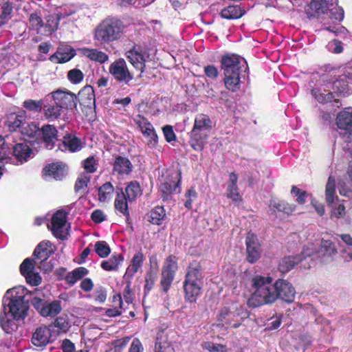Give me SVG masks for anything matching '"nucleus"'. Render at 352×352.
I'll return each instance as SVG.
<instances>
[{
    "label": "nucleus",
    "mask_w": 352,
    "mask_h": 352,
    "mask_svg": "<svg viewBox=\"0 0 352 352\" xmlns=\"http://www.w3.org/2000/svg\"><path fill=\"white\" fill-rule=\"evenodd\" d=\"M337 0H312L310 8L317 14H327L329 20L324 22V29L338 35L344 34L346 28L340 25L344 18L342 8L337 7Z\"/></svg>",
    "instance_id": "obj_2"
},
{
    "label": "nucleus",
    "mask_w": 352,
    "mask_h": 352,
    "mask_svg": "<svg viewBox=\"0 0 352 352\" xmlns=\"http://www.w3.org/2000/svg\"><path fill=\"white\" fill-rule=\"evenodd\" d=\"M276 289L278 298L288 302H291L294 300L295 290L289 283L278 280L276 282Z\"/></svg>",
    "instance_id": "obj_22"
},
{
    "label": "nucleus",
    "mask_w": 352,
    "mask_h": 352,
    "mask_svg": "<svg viewBox=\"0 0 352 352\" xmlns=\"http://www.w3.org/2000/svg\"><path fill=\"white\" fill-rule=\"evenodd\" d=\"M114 187L111 182H106L98 188V199L100 201L105 202L111 199Z\"/></svg>",
    "instance_id": "obj_38"
},
{
    "label": "nucleus",
    "mask_w": 352,
    "mask_h": 352,
    "mask_svg": "<svg viewBox=\"0 0 352 352\" xmlns=\"http://www.w3.org/2000/svg\"><path fill=\"white\" fill-rule=\"evenodd\" d=\"M177 270V263L176 258L173 256H169L165 261L162 271H168L175 274Z\"/></svg>",
    "instance_id": "obj_52"
},
{
    "label": "nucleus",
    "mask_w": 352,
    "mask_h": 352,
    "mask_svg": "<svg viewBox=\"0 0 352 352\" xmlns=\"http://www.w3.org/2000/svg\"><path fill=\"white\" fill-rule=\"evenodd\" d=\"M124 261L120 254H113L108 260L101 263V267L106 271H116Z\"/></svg>",
    "instance_id": "obj_33"
},
{
    "label": "nucleus",
    "mask_w": 352,
    "mask_h": 352,
    "mask_svg": "<svg viewBox=\"0 0 352 352\" xmlns=\"http://www.w3.org/2000/svg\"><path fill=\"white\" fill-rule=\"evenodd\" d=\"M12 135H8L5 137L0 136V176L2 175L1 163L4 160L7 159L10 154L9 151V144H12Z\"/></svg>",
    "instance_id": "obj_34"
},
{
    "label": "nucleus",
    "mask_w": 352,
    "mask_h": 352,
    "mask_svg": "<svg viewBox=\"0 0 352 352\" xmlns=\"http://www.w3.org/2000/svg\"><path fill=\"white\" fill-rule=\"evenodd\" d=\"M32 305L43 317H55L62 310L61 301L55 300L48 302L38 296H34Z\"/></svg>",
    "instance_id": "obj_13"
},
{
    "label": "nucleus",
    "mask_w": 352,
    "mask_h": 352,
    "mask_svg": "<svg viewBox=\"0 0 352 352\" xmlns=\"http://www.w3.org/2000/svg\"><path fill=\"white\" fill-rule=\"evenodd\" d=\"M145 258L142 252H138L132 258L130 265L124 275V280H131L134 274L142 267Z\"/></svg>",
    "instance_id": "obj_26"
},
{
    "label": "nucleus",
    "mask_w": 352,
    "mask_h": 352,
    "mask_svg": "<svg viewBox=\"0 0 352 352\" xmlns=\"http://www.w3.org/2000/svg\"><path fill=\"white\" fill-rule=\"evenodd\" d=\"M75 55V51L70 46H61L50 57V60L54 63H64L70 60Z\"/></svg>",
    "instance_id": "obj_23"
},
{
    "label": "nucleus",
    "mask_w": 352,
    "mask_h": 352,
    "mask_svg": "<svg viewBox=\"0 0 352 352\" xmlns=\"http://www.w3.org/2000/svg\"><path fill=\"white\" fill-rule=\"evenodd\" d=\"M326 201L329 205L335 204L331 215L336 218H341L345 214V207L342 203L338 201L336 196V181L332 176H329L325 190Z\"/></svg>",
    "instance_id": "obj_14"
},
{
    "label": "nucleus",
    "mask_w": 352,
    "mask_h": 352,
    "mask_svg": "<svg viewBox=\"0 0 352 352\" xmlns=\"http://www.w3.org/2000/svg\"><path fill=\"white\" fill-rule=\"evenodd\" d=\"M227 196L235 202L239 203L241 201V196L238 191L237 186H228Z\"/></svg>",
    "instance_id": "obj_55"
},
{
    "label": "nucleus",
    "mask_w": 352,
    "mask_h": 352,
    "mask_svg": "<svg viewBox=\"0 0 352 352\" xmlns=\"http://www.w3.org/2000/svg\"><path fill=\"white\" fill-rule=\"evenodd\" d=\"M89 181L90 177L87 174H82L79 175L74 187L76 192L84 191Z\"/></svg>",
    "instance_id": "obj_49"
},
{
    "label": "nucleus",
    "mask_w": 352,
    "mask_h": 352,
    "mask_svg": "<svg viewBox=\"0 0 352 352\" xmlns=\"http://www.w3.org/2000/svg\"><path fill=\"white\" fill-rule=\"evenodd\" d=\"M166 217L165 210L162 206L154 208L149 213L148 221L155 225H160Z\"/></svg>",
    "instance_id": "obj_40"
},
{
    "label": "nucleus",
    "mask_w": 352,
    "mask_h": 352,
    "mask_svg": "<svg viewBox=\"0 0 352 352\" xmlns=\"http://www.w3.org/2000/svg\"><path fill=\"white\" fill-rule=\"evenodd\" d=\"M26 294L27 289L23 286L19 285L8 289L4 296V300H17L19 301H25V297Z\"/></svg>",
    "instance_id": "obj_32"
},
{
    "label": "nucleus",
    "mask_w": 352,
    "mask_h": 352,
    "mask_svg": "<svg viewBox=\"0 0 352 352\" xmlns=\"http://www.w3.org/2000/svg\"><path fill=\"white\" fill-rule=\"evenodd\" d=\"M43 103L42 100H26L23 102V107L32 111L39 112L43 108Z\"/></svg>",
    "instance_id": "obj_50"
},
{
    "label": "nucleus",
    "mask_w": 352,
    "mask_h": 352,
    "mask_svg": "<svg viewBox=\"0 0 352 352\" xmlns=\"http://www.w3.org/2000/svg\"><path fill=\"white\" fill-rule=\"evenodd\" d=\"M197 197V193L194 188L189 189L186 192V201L184 203V206L188 209L192 208V204Z\"/></svg>",
    "instance_id": "obj_57"
},
{
    "label": "nucleus",
    "mask_w": 352,
    "mask_h": 352,
    "mask_svg": "<svg viewBox=\"0 0 352 352\" xmlns=\"http://www.w3.org/2000/svg\"><path fill=\"white\" fill-rule=\"evenodd\" d=\"M67 78L74 84L80 82L84 78L83 73L78 69H73L68 72Z\"/></svg>",
    "instance_id": "obj_53"
},
{
    "label": "nucleus",
    "mask_w": 352,
    "mask_h": 352,
    "mask_svg": "<svg viewBox=\"0 0 352 352\" xmlns=\"http://www.w3.org/2000/svg\"><path fill=\"white\" fill-rule=\"evenodd\" d=\"M320 246L321 250L329 255H332L336 253V250L332 242L330 241L322 240Z\"/></svg>",
    "instance_id": "obj_58"
},
{
    "label": "nucleus",
    "mask_w": 352,
    "mask_h": 352,
    "mask_svg": "<svg viewBox=\"0 0 352 352\" xmlns=\"http://www.w3.org/2000/svg\"><path fill=\"white\" fill-rule=\"evenodd\" d=\"M43 112L45 118L50 120L58 118L62 113V109L56 104L43 105Z\"/></svg>",
    "instance_id": "obj_39"
},
{
    "label": "nucleus",
    "mask_w": 352,
    "mask_h": 352,
    "mask_svg": "<svg viewBox=\"0 0 352 352\" xmlns=\"http://www.w3.org/2000/svg\"><path fill=\"white\" fill-rule=\"evenodd\" d=\"M11 135L13 142L9 144L10 154H12L14 157L21 164L26 162L32 157V150L19 135L15 134Z\"/></svg>",
    "instance_id": "obj_12"
},
{
    "label": "nucleus",
    "mask_w": 352,
    "mask_h": 352,
    "mask_svg": "<svg viewBox=\"0 0 352 352\" xmlns=\"http://www.w3.org/2000/svg\"><path fill=\"white\" fill-rule=\"evenodd\" d=\"M155 352H175L172 344L162 338V336H158L155 343Z\"/></svg>",
    "instance_id": "obj_45"
},
{
    "label": "nucleus",
    "mask_w": 352,
    "mask_h": 352,
    "mask_svg": "<svg viewBox=\"0 0 352 352\" xmlns=\"http://www.w3.org/2000/svg\"><path fill=\"white\" fill-rule=\"evenodd\" d=\"M254 292L248 301L250 307H256L272 303L278 298L276 283L270 276H256L252 279Z\"/></svg>",
    "instance_id": "obj_4"
},
{
    "label": "nucleus",
    "mask_w": 352,
    "mask_h": 352,
    "mask_svg": "<svg viewBox=\"0 0 352 352\" xmlns=\"http://www.w3.org/2000/svg\"><path fill=\"white\" fill-rule=\"evenodd\" d=\"M50 329L46 327H41L33 333L32 342L36 346H44L50 342Z\"/></svg>",
    "instance_id": "obj_25"
},
{
    "label": "nucleus",
    "mask_w": 352,
    "mask_h": 352,
    "mask_svg": "<svg viewBox=\"0 0 352 352\" xmlns=\"http://www.w3.org/2000/svg\"><path fill=\"white\" fill-rule=\"evenodd\" d=\"M51 230L53 234L62 240L67 239L69 234V225L67 223V214L63 211H57L52 218Z\"/></svg>",
    "instance_id": "obj_16"
},
{
    "label": "nucleus",
    "mask_w": 352,
    "mask_h": 352,
    "mask_svg": "<svg viewBox=\"0 0 352 352\" xmlns=\"http://www.w3.org/2000/svg\"><path fill=\"white\" fill-rule=\"evenodd\" d=\"M129 352H144V348L141 342L135 338L133 340L129 349Z\"/></svg>",
    "instance_id": "obj_64"
},
{
    "label": "nucleus",
    "mask_w": 352,
    "mask_h": 352,
    "mask_svg": "<svg viewBox=\"0 0 352 352\" xmlns=\"http://www.w3.org/2000/svg\"><path fill=\"white\" fill-rule=\"evenodd\" d=\"M291 193L297 197L296 201L299 204H304L306 202L308 195L305 191L296 186H293Z\"/></svg>",
    "instance_id": "obj_54"
},
{
    "label": "nucleus",
    "mask_w": 352,
    "mask_h": 352,
    "mask_svg": "<svg viewBox=\"0 0 352 352\" xmlns=\"http://www.w3.org/2000/svg\"><path fill=\"white\" fill-rule=\"evenodd\" d=\"M180 180L181 173L177 170H168L162 174L160 191L164 201L170 199L173 194L180 192Z\"/></svg>",
    "instance_id": "obj_9"
},
{
    "label": "nucleus",
    "mask_w": 352,
    "mask_h": 352,
    "mask_svg": "<svg viewBox=\"0 0 352 352\" xmlns=\"http://www.w3.org/2000/svg\"><path fill=\"white\" fill-rule=\"evenodd\" d=\"M60 19V16L56 14L48 16L46 19L45 23H44L43 29H41V34H51L54 30H56L58 24V21Z\"/></svg>",
    "instance_id": "obj_35"
},
{
    "label": "nucleus",
    "mask_w": 352,
    "mask_h": 352,
    "mask_svg": "<svg viewBox=\"0 0 352 352\" xmlns=\"http://www.w3.org/2000/svg\"><path fill=\"white\" fill-rule=\"evenodd\" d=\"M175 274L168 271H162L161 285L164 292H167L174 279Z\"/></svg>",
    "instance_id": "obj_47"
},
{
    "label": "nucleus",
    "mask_w": 352,
    "mask_h": 352,
    "mask_svg": "<svg viewBox=\"0 0 352 352\" xmlns=\"http://www.w3.org/2000/svg\"><path fill=\"white\" fill-rule=\"evenodd\" d=\"M125 195L128 201H134L139 195H141V189L137 182H131L125 188Z\"/></svg>",
    "instance_id": "obj_42"
},
{
    "label": "nucleus",
    "mask_w": 352,
    "mask_h": 352,
    "mask_svg": "<svg viewBox=\"0 0 352 352\" xmlns=\"http://www.w3.org/2000/svg\"><path fill=\"white\" fill-rule=\"evenodd\" d=\"M52 253V243L50 241H42L34 250V260L41 263L45 261Z\"/></svg>",
    "instance_id": "obj_27"
},
{
    "label": "nucleus",
    "mask_w": 352,
    "mask_h": 352,
    "mask_svg": "<svg viewBox=\"0 0 352 352\" xmlns=\"http://www.w3.org/2000/svg\"><path fill=\"white\" fill-rule=\"evenodd\" d=\"M245 244L248 261L250 263L256 262L261 254V248L257 236L252 233H248Z\"/></svg>",
    "instance_id": "obj_20"
},
{
    "label": "nucleus",
    "mask_w": 352,
    "mask_h": 352,
    "mask_svg": "<svg viewBox=\"0 0 352 352\" xmlns=\"http://www.w3.org/2000/svg\"><path fill=\"white\" fill-rule=\"evenodd\" d=\"M212 126V121L208 115L204 113L197 115L190 132L191 138L196 141L205 140Z\"/></svg>",
    "instance_id": "obj_11"
},
{
    "label": "nucleus",
    "mask_w": 352,
    "mask_h": 352,
    "mask_svg": "<svg viewBox=\"0 0 352 352\" xmlns=\"http://www.w3.org/2000/svg\"><path fill=\"white\" fill-rule=\"evenodd\" d=\"M157 276L155 273L148 272L145 278L144 290L148 292L152 288L156 280Z\"/></svg>",
    "instance_id": "obj_60"
},
{
    "label": "nucleus",
    "mask_w": 352,
    "mask_h": 352,
    "mask_svg": "<svg viewBox=\"0 0 352 352\" xmlns=\"http://www.w3.org/2000/svg\"><path fill=\"white\" fill-rule=\"evenodd\" d=\"M133 121L135 124L140 128L142 131V129L146 128L147 126H151V123L148 121V120L144 116L138 114L133 118Z\"/></svg>",
    "instance_id": "obj_61"
},
{
    "label": "nucleus",
    "mask_w": 352,
    "mask_h": 352,
    "mask_svg": "<svg viewBox=\"0 0 352 352\" xmlns=\"http://www.w3.org/2000/svg\"><path fill=\"white\" fill-rule=\"evenodd\" d=\"M82 52L87 58L101 64L109 60V56L107 54L96 49L84 48Z\"/></svg>",
    "instance_id": "obj_31"
},
{
    "label": "nucleus",
    "mask_w": 352,
    "mask_h": 352,
    "mask_svg": "<svg viewBox=\"0 0 352 352\" xmlns=\"http://www.w3.org/2000/svg\"><path fill=\"white\" fill-rule=\"evenodd\" d=\"M124 55L135 69L141 74L144 72L146 60L141 47L133 45L132 48L126 51Z\"/></svg>",
    "instance_id": "obj_21"
},
{
    "label": "nucleus",
    "mask_w": 352,
    "mask_h": 352,
    "mask_svg": "<svg viewBox=\"0 0 352 352\" xmlns=\"http://www.w3.org/2000/svg\"><path fill=\"white\" fill-rule=\"evenodd\" d=\"M63 146L71 152L80 151L82 147L81 140L73 135H67L63 138Z\"/></svg>",
    "instance_id": "obj_36"
},
{
    "label": "nucleus",
    "mask_w": 352,
    "mask_h": 352,
    "mask_svg": "<svg viewBox=\"0 0 352 352\" xmlns=\"http://www.w3.org/2000/svg\"><path fill=\"white\" fill-rule=\"evenodd\" d=\"M284 200H280L276 198L272 199L270 202V209L273 212H283V208L284 206Z\"/></svg>",
    "instance_id": "obj_59"
},
{
    "label": "nucleus",
    "mask_w": 352,
    "mask_h": 352,
    "mask_svg": "<svg viewBox=\"0 0 352 352\" xmlns=\"http://www.w3.org/2000/svg\"><path fill=\"white\" fill-rule=\"evenodd\" d=\"M50 98L53 99L55 104L59 105L62 109L76 110L78 99L76 96L72 92L57 90L46 96V100Z\"/></svg>",
    "instance_id": "obj_15"
},
{
    "label": "nucleus",
    "mask_w": 352,
    "mask_h": 352,
    "mask_svg": "<svg viewBox=\"0 0 352 352\" xmlns=\"http://www.w3.org/2000/svg\"><path fill=\"white\" fill-rule=\"evenodd\" d=\"M327 48L329 52L338 54L342 52L343 48L341 44V42L333 40L332 41L329 42L327 45Z\"/></svg>",
    "instance_id": "obj_62"
},
{
    "label": "nucleus",
    "mask_w": 352,
    "mask_h": 352,
    "mask_svg": "<svg viewBox=\"0 0 352 352\" xmlns=\"http://www.w3.org/2000/svg\"><path fill=\"white\" fill-rule=\"evenodd\" d=\"M340 69L330 65L324 67V73L320 76L316 87L311 91L312 95L318 102L327 103L333 100L339 103V100L336 98L337 92L344 91L346 83H352V74H344Z\"/></svg>",
    "instance_id": "obj_1"
},
{
    "label": "nucleus",
    "mask_w": 352,
    "mask_h": 352,
    "mask_svg": "<svg viewBox=\"0 0 352 352\" xmlns=\"http://www.w3.org/2000/svg\"><path fill=\"white\" fill-rule=\"evenodd\" d=\"M30 27L31 29L36 30L41 34V29H43L44 23L41 18L37 14L33 13L29 19Z\"/></svg>",
    "instance_id": "obj_46"
},
{
    "label": "nucleus",
    "mask_w": 352,
    "mask_h": 352,
    "mask_svg": "<svg viewBox=\"0 0 352 352\" xmlns=\"http://www.w3.org/2000/svg\"><path fill=\"white\" fill-rule=\"evenodd\" d=\"M95 251L102 258L107 257L111 252L109 246L105 241H98L95 243Z\"/></svg>",
    "instance_id": "obj_48"
},
{
    "label": "nucleus",
    "mask_w": 352,
    "mask_h": 352,
    "mask_svg": "<svg viewBox=\"0 0 352 352\" xmlns=\"http://www.w3.org/2000/svg\"><path fill=\"white\" fill-rule=\"evenodd\" d=\"M124 25L118 19L103 21L95 30L94 38L101 43H108L118 40L124 31Z\"/></svg>",
    "instance_id": "obj_7"
},
{
    "label": "nucleus",
    "mask_w": 352,
    "mask_h": 352,
    "mask_svg": "<svg viewBox=\"0 0 352 352\" xmlns=\"http://www.w3.org/2000/svg\"><path fill=\"white\" fill-rule=\"evenodd\" d=\"M28 310V303L26 301L17 300H4L3 310L0 313V325L7 333H11L14 329L15 320L24 318Z\"/></svg>",
    "instance_id": "obj_5"
},
{
    "label": "nucleus",
    "mask_w": 352,
    "mask_h": 352,
    "mask_svg": "<svg viewBox=\"0 0 352 352\" xmlns=\"http://www.w3.org/2000/svg\"><path fill=\"white\" fill-rule=\"evenodd\" d=\"M314 252V249L313 245H311L310 247H307L302 252V255L298 256H285L281 259L279 263L278 269L280 272L282 273H287L292 269L296 265L302 261L306 256H311Z\"/></svg>",
    "instance_id": "obj_18"
},
{
    "label": "nucleus",
    "mask_w": 352,
    "mask_h": 352,
    "mask_svg": "<svg viewBox=\"0 0 352 352\" xmlns=\"http://www.w3.org/2000/svg\"><path fill=\"white\" fill-rule=\"evenodd\" d=\"M163 133L167 142H170L175 140L176 136L171 126H164Z\"/></svg>",
    "instance_id": "obj_63"
},
{
    "label": "nucleus",
    "mask_w": 352,
    "mask_h": 352,
    "mask_svg": "<svg viewBox=\"0 0 352 352\" xmlns=\"http://www.w3.org/2000/svg\"><path fill=\"white\" fill-rule=\"evenodd\" d=\"M248 311L238 303H232L220 310L218 320L227 328L239 327L244 319L248 317Z\"/></svg>",
    "instance_id": "obj_8"
},
{
    "label": "nucleus",
    "mask_w": 352,
    "mask_h": 352,
    "mask_svg": "<svg viewBox=\"0 0 352 352\" xmlns=\"http://www.w3.org/2000/svg\"><path fill=\"white\" fill-rule=\"evenodd\" d=\"M36 262V261L34 263L30 258H26L20 265L21 274L25 278L27 283L33 286L38 285L42 280L39 274L34 272Z\"/></svg>",
    "instance_id": "obj_19"
},
{
    "label": "nucleus",
    "mask_w": 352,
    "mask_h": 352,
    "mask_svg": "<svg viewBox=\"0 0 352 352\" xmlns=\"http://www.w3.org/2000/svg\"><path fill=\"white\" fill-rule=\"evenodd\" d=\"M25 112L20 114H10L8 116L5 124L10 131H15L25 122Z\"/></svg>",
    "instance_id": "obj_30"
},
{
    "label": "nucleus",
    "mask_w": 352,
    "mask_h": 352,
    "mask_svg": "<svg viewBox=\"0 0 352 352\" xmlns=\"http://www.w3.org/2000/svg\"><path fill=\"white\" fill-rule=\"evenodd\" d=\"M109 72L116 81L124 85H129L130 82L134 78L133 74L130 72L125 60L122 58L114 60L109 65Z\"/></svg>",
    "instance_id": "obj_10"
},
{
    "label": "nucleus",
    "mask_w": 352,
    "mask_h": 352,
    "mask_svg": "<svg viewBox=\"0 0 352 352\" xmlns=\"http://www.w3.org/2000/svg\"><path fill=\"white\" fill-rule=\"evenodd\" d=\"M221 63L225 86L232 91H236L240 88V75L248 69L245 60L236 54H227L222 57Z\"/></svg>",
    "instance_id": "obj_3"
},
{
    "label": "nucleus",
    "mask_w": 352,
    "mask_h": 352,
    "mask_svg": "<svg viewBox=\"0 0 352 352\" xmlns=\"http://www.w3.org/2000/svg\"><path fill=\"white\" fill-rule=\"evenodd\" d=\"M45 177L61 180L65 175V166L62 163H53L46 166L43 169Z\"/></svg>",
    "instance_id": "obj_28"
},
{
    "label": "nucleus",
    "mask_w": 352,
    "mask_h": 352,
    "mask_svg": "<svg viewBox=\"0 0 352 352\" xmlns=\"http://www.w3.org/2000/svg\"><path fill=\"white\" fill-rule=\"evenodd\" d=\"M88 270L86 268L82 267H78L66 276V280L70 284H74L85 276Z\"/></svg>",
    "instance_id": "obj_43"
},
{
    "label": "nucleus",
    "mask_w": 352,
    "mask_h": 352,
    "mask_svg": "<svg viewBox=\"0 0 352 352\" xmlns=\"http://www.w3.org/2000/svg\"><path fill=\"white\" fill-rule=\"evenodd\" d=\"M127 200L128 199L125 193L122 191L120 193H118L115 200L116 209L124 215L129 214Z\"/></svg>",
    "instance_id": "obj_41"
},
{
    "label": "nucleus",
    "mask_w": 352,
    "mask_h": 352,
    "mask_svg": "<svg viewBox=\"0 0 352 352\" xmlns=\"http://www.w3.org/2000/svg\"><path fill=\"white\" fill-rule=\"evenodd\" d=\"M41 132L45 147L49 150L52 149L57 141V130L56 127L50 124L45 125L41 128Z\"/></svg>",
    "instance_id": "obj_24"
},
{
    "label": "nucleus",
    "mask_w": 352,
    "mask_h": 352,
    "mask_svg": "<svg viewBox=\"0 0 352 352\" xmlns=\"http://www.w3.org/2000/svg\"><path fill=\"white\" fill-rule=\"evenodd\" d=\"M336 124L340 129L344 131L342 135L344 140L352 142V107L346 108L338 114Z\"/></svg>",
    "instance_id": "obj_17"
},
{
    "label": "nucleus",
    "mask_w": 352,
    "mask_h": 352,
    "mask_svg": "<svg viewBox=\"0 0 352 352\" xmlns=\"http://www.w3.org/2000/svg\"><path fill=\"white\" fill-rule=\"evenodd\" d=\"M84 168L87 172L92 173L97 169V164L94 157H89L83 162Z\"/></svg>",
    "instance_id": "obj_56"
},
{
    "label": "nucleus",
    "mask_w": 352,
    "mask_h": 352,
    "mask_svg": "<svg viewBox=\"0 0 352 352\" xmlns=\"http://www.w3.org/2000/svg\"><path fill=\"white\" fill-rule=\"evenodd\" d=\"M203 285L201 267L198 263H192L188 267L184 282L185 298L192 302L201 294Z\"/></svg>",
    "instance_id": "obj_6"
},
{
    "label": "nucleus",
    "mask_w": 352,
    "mask_h": 352,
    "mask_svg": "<svg viewBox=\"0 0 352 352\" xmlns=\"http://www.w3.org/2000/svg\"><path fill=\"white\" fill-rule=\"evenodd\" d=\"M204 349L209 352H227V347L221 344H215L212 342H206L202 344Z\"/></svg>",
    "instance_id": "obj_51"
},
{
    "label": "nucleus",
    "mask_w": 352,
    "mask_h": 352,
    "mask_svg": "<svg viewBox=\"0 0 352 352\" xmlns=\"http://www.w3.org/2000/svg\"><path fill=\"white\" fill-rule=\"evenodd\" d=\"M133 169L130 160L125 157L118 156L113 163V172L118 175H129Z\"/></svg>",
    "instance_id": "obj_29"
},
{
    "label": "nucleus",
    "mask_w": 352,
    "mask_h": 352,
    "mask_svg": "<svg viewBox=\"0 0 352 352\" xmlns=\"http://www.w3.org/2000/svg\"><path fill=\"white\" fill-rule=\"evenodd\" d=\"M12 12V5L9 0H3L0 14V27L4 25L10 19Z\"/></svg>",
    "instance_id": "obj_44"
},
{
    "label": "nucleus",
    "mask_w": 352,
    "mask_h": 352,
    "mask_svg": "<svg viewBox=\"0 0 352 352\" xmlns=\"http://www.w3.org/2000/svg\"><path fill=\"white\" fill-rule=\"evenodd\" d=\"M245 11L239 6H229L223 8L221 12V15L226 19H234L241 17Z\"/></svg>",
    "instance_id": "obj_37"
}]
</instances>
